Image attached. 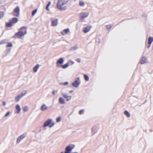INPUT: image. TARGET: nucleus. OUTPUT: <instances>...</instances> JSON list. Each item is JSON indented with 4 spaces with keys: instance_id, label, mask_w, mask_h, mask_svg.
<instances>
[{
    "instance_id": "obj_5",
    "label": "nucleus",
    "mask_w": 153,
    "mask_h": 153,
    "mask_svg": "<svg viewBox=\"0 0 153 153\" xmlns=\"http://www.w3.org/2000/svg\"><path fill=\"white\" fill-rule=\"evenodd\" d=\"M54 124V123L52 122V120L49 119L45 122L44 126L46 127L48 126L50 127H51L53 126Z\"/></svg>"
},
{
    "instance_id": "obj_23",
    "label": "nucleus",
    "mask_w": 153,
    "mask_h": 153,
    "mask_svg": "<svg viewBox=\"0 0 153 153\" xmlns=\"http://www.w3.org/2000/svg\"><path fill=\"white\" fill-rule=\"evenodd\" d=\"M51 2L50 1H49L46 7V9L47 10L49 11V6L51 5Z\"/></svg>"
},
{
    "instance_id": "obj_13",
    "label": "nucleus",
    "mask_w": 153,
    "mask_h": 153,
    "mask_svg": "<svg viewBox=\"0 0 153 153\" xmlns=\"http://www.w3.org/2000/svg\"><path fill=\"white\" fill-rule=\"evenodd\" d=\"M69 29L68 28L64 30L62 32L61 34L63 35H65V34H68L69 32Z\"/></svg>"
},
{
    "instance_id": "obj_2",
    "label": "nucleus",
    "mask_w": 153,
    "mask_h": 153,
    "mask_svg": "<svg viewBox=\"0 0 153 153\" xmlns=\"http://www.w3.org/2000/svg\"><path fill=\"white\" fill-rule=\"evenodd\" d=\"M68 2V1L66 0H58L56 4V7L61 10H64L66 8L65 5Z\"/></svg>"
},
{
    "instance_id": "obj_32",
    "label": "nucleus",
    "mask_w": 153,
    "mask_h": 153,
    "mask_svg": "<svg viewBox=\"0 0 153 153\" xmlns=\"http://www.w3.org/2000/svg\"><path fill=\"white\" fill-rule=\"evenodd\" d=\"M84 112V110L83 109L79 111V114H81L83 113Z\"/></svg>"
},
{
    "instance_id": "obj_24",
    "label": "nucleus",
    "mask_w": 153,
    "mask_h": 153,
    "mask_svg": "<svg viewBox=\"0 0 153 153\" xmlns=\"http://www.w3.org/2000/svg\"><path fill=\"white\" fill-rule=\"evenodd\" d=\"M68 63L66 64H65L62 65H61L60 66H61L62 68H67V67H68Z\"/></svg>"
},
{
    "instance_id": "obj_36",
    "label": "nucleus",
    "mask_w": 153,
    "mask_h": 153,
    "mask_svg": "<svg viewBox=\"0 0 153 153\" xmlns=\"http://www.w3.org/2000/svg\"><path fill=\"white\" fill-rule=\"evenodd\" d=\"M73 92V90L70 91H69V92L70 93H71V92Z\"/></svg>"
},
{
    "instance_id": "obj_19",
    "label": "nucleus",
    "mask_w": 153,
    "mask_h": 153,
    "mask_svg": "<svg viewBox=\"0 0 153 153\" xmlns=\"http://www.w3.org/2000/svg\"><path fill=\"white\" fill-rule=\"evenodd\" d=\"M146 59L145 57H143L140 61L141 64H143L146 62Z\"/></svg>"
},
{
    "instance_id": "obj_34",
    "label": "nucleus",
    "mask_w": 153,
    "mask_h": 153,
    "mask_svg": "<svg viewBox=\"0 0 153 153\" xmlns=\"http://www.w3.org/2000/svg\"><path fill=\"white\" fill-rule=\"evenodd\" d=\"M10 113L9 112H8L5 115V117H7L10 114Z\"/></svg>"
},
{
    "instance_id": "obj_1",
    "label": "nucleus",
    "mask_w": 153,
    "mask_h": 153,
    "mask_svg": "<svg viewBox=\"0 0 153 153\" xmlns=\"http://www.w3.org/2000/svg\"><path fill=\"white\" fill-rule=\"evenodd\" d=\"M27 33V28L25 27H22L19 30L18 32L16 33L14 37L16 38H21Z\"/></svg>"
},
{
    "instance_id": "obj_18",
    "label": "nucleus",
    "mask_w": 153,
    "mask_h": 153,
    "mask_svg": "<svg viewBox=\"0 0 153 153\" xmlns=\"http://www.w3.org/2000/svg\"><path fill=\"white\" fill-rule=\"evenodd\" d=\"M39 67V64L36 65L35 67H34L33 68V71L34 72H36Z\"/></svg>"
},
{
    "instance_id": "obj_27",
    "label": "nucleus",
    "mask_w": 153,
    "mask_h": 153,
    "mask_svg": "<svg viewBox=\"0 0 153 153\" xmlns=\"http://www.w3.org/2000/svg\"><path fill=\"white\" fill-rule=\"evenodd\" d=\"M23 109L24 111H27L28 110V108L27 106H25L23 108Z\"/></svg>"
},
{
    "instance_id": "obj_6",
    "label": "nucleus",
    "mask_w": 153,
    "mask_h": 153,
    "mask_svg": "<svg viewBox=\"0 0 153 153\" xmlns=\"http://www.w3.org/2000/svg\"><path fill=\"white\" fill-rule=\"evenodd\" d=\"M19 7H17L14 9L13 14L14 16H18L19 15Z\"/></svg>"
},
{
    "instance_id": "obj_30",
    "label": "nucleus",
    "mask_w": 153,
    "mask_h": 153,
    "mask_svg": "<svg viewBox=\"0 0 153 153\" xmlns=\"http://www.w3.org/2000/svg\"><path fill=\"white\" fill-rule=\"evenodd\" d=\"M112 27L110 25H108L106 26V28L108 30H109Z\"/></svg>"
},
{
    "instance_id": "obj_31",
    "label": "nucleus",
    "mask_w": 153,
    "mask_h": 153,
    "mask_svg": "<svg viewBox=\"0 0 153 153\" xmlns=\"http://www.w3.org/2000/svg\"><path fill=\"white\" fill-rule=\"evenodd\" d=\"M61 120V118L60 117H59L56 118V122H59Z\"/></svg>"
},
{
    "instance_id": "obj_39",
    "label": "nucleus",
    "mask_w": 153,
    "mask_h": 153,
    "mask_svg": "<svg viewBox=\"0 0 153 153\" xmlns=\"http://www.w3.org/2000/svg\"><path fill=\"white\" fill-rule=\"evenodd\" d=\"M75 1H76V0H74Z\"/></svg>"
},
{
    "instance_id": "obj_14",
    "label": "nucleus",
    "mask_w": 153,
    "mask_h": 153,
    "mask_svg": "<svg viewBox=\"0 0 153 153\" xmlns=\"http://www.w3.org/2000/svg\"><path fill=\"white\" fill-rule=\"evenodd\" d=\"M153 41V37H150L148 39V44L149 45L148 47V48H149L152 42Z\"/></svg>"
},
{
    "instance_id": "obj_16",
    "label": "nucleus",
    "mask_w": 153,
    "mask_h": 153,
    "mask_svg": "<svg viewBox=\"0 0 153 153\" xmlns=\"http://www.w3.org/2000/svg\"><path fill=\"white\" fill-rule=\"evenodd\" d=\"M47 109L48 107L45 104H43L41 108V110L42 111L46 110Z\"/></svg>"
},
{
    "instance_id": "obj_28",
    "label": "nucleus",
    "mask_w": 153,
    "mask_h": 153,
    "mask_svg": "<svg viewBox=\"0 0 153 153\" xmlns=\"http://www.w3.org/2000/svg\"><path fill=\"white\" fill-rule=\"evenodd\" d=\"M37 12V9H35L34 10H33L32 13V16H34L35 14H36V13Z\"/></svg>"
},
{
    "instance_id": "obj_20",
    "label": "nucleus",
    "mask_w": 153,
    "mask_h": 153,
    "mask_svg": "<svg viewBox=\"0 0 153 153\" xmlns=\"http://www.w3.org/2000/svg\"><path fill=\"white\" fill-rule=\"evenodd\" d=\"M16 109L18 111L17 113H19L21 110V108L19 105H17L16 107Z\"/></svg>"
},
{
    "instance_id": "obj_25",
    "label": "nucleus",
    "mask_w": 153,
    "mask_h": 153,
    "mask_svg": "<svg viewBox=\"0 0 153 153\" xmlns=\"http://www.w3.org/2000/svg\"><path fill=\"white\" fill-rule=\"evenodd\" d=\"M84 76L85 80L86 81H88L89 80V78L88 76L87 75L85 74H84Z\"/></svg>"
},
{
    "instance_id": "obj_10",
    "label": "nucleus",
    "mask_w": 153,
    "mask_h": 153,
    "mask_svg": "<svg viewBox=\"0 0 153 153\" xmlns=\"http://www.w3.org/2000/svg\"><path fill=\"white\" fill-rule=\"evenodd\" d=\"M91 28V26H88L85 27L83 30V32L84 33H86L89 31Z\"/></svg>"
},
{
    "instance_id": "obj_8",
    "label": "nucleus",
    "mask_w": 153,
    "mask_h": 153,
    "mask_svg": "<svg viewBox=\"0 0 153 153\" xmlns=\"http://www.w3.org/2000/svg\"><path fill=\"white\" fill-rule=\"evenodd\" d=\"M51 26H57L58 24V19H53V18L51 19Z\"/></svg>"
},
{
    "instance_id": "obj_17",
    "label": "nucleus",
    "mask_w": 153,
    "mask_h": 153,
    "mask_svg": "<svg viewBox=\"0 0 153 153\" xmlns=\"http://www.w3.org/2000/svg\"><path fill=\"white\" fill-rule=\"evenodd\" d=\"M59 102L60 103L62 104H65V103L64 100L62 97L59 98Z\"/></svg>"
},
{
    "instance_id": "obj_26",
    "label": "nucleus",
    "mask_w": 153,
    "mask_h": 153,
    "mask_svg": "<svg viewBox=\"0 0 153 153\" xmlns=\"http://www.w3.org/2000/svg\"><path fill=\"white\" fill-rule=\"evenodd\" d=\"M12 44L11 42H9L6 45V47H12Z\"/></svg>"
},
{
    "instance_id": "obj_9",
    "label": "nucleus",
    "mask_w": 153,
    "mask_h": 153,
    "mask_svg": "<svg viewBox=\"0 0 153 153\" xmlns=\"http://www.w3.org/2000/svg\"><path fill=\"white\" fill-rule=\"evenodd\" d=\"M77 79H78V80H76L72 84L73 85L76 87H77L80 83L79 78H77Z\"/></svg>"
},
{
    "instance_id": "obj_11",
    "label": "nucleus",
    "mask_w": 153,
    "mask_h": 153,
    "mask_svg": "<svg viewBox=\"0 0 153 153\" xmlns=\"http://www.w3.org/2000/svg\"><path fill=\"white\" fill-rule=\"evenodd\" d=\"M64 62V59L62 58L59 59L56 62V65L57 67H59V64H62Z\"/></svg>"
},
{
    "instance_id": "obj_38",
    "label": "nucleus",
    "mask_w": 153,
    "mask_h": 153,
    "mask_svg": "<svg viewBox=\"0 0 153 153\" xmlns=\"http://www.w3.org/2000/svg\"><path fill=\"white\" fill-rule=\"evenodd\" d=\"M53 94H54V91H53Z\"/></svg>"
},
{
    "instance_id": "obj_35",
    "label": "nucleus",
    "mask_w": 153,
    "mask_h": 153,
    "mask_svg": "<svg viewBox=\"0 0 153 153\" xmlns=\"http://www.w3.org/2000/svg\"><path fill=\"white\" fill-rule=\"evenodd\" d=\"M68 84V82H65L63 83L62 84V85H67Z\"/></svg>"
},
{
    "instance_id": "obj_21",
    "label": "nucleus",
    "mask_w": 153,
    "mask_h": 153,
    "mask_svg": "<svg viewBox=\"0 0 153 153\" xmlns=\"http://www.w3.org/2000/svg\"><path fill=\"white\" fill-rule=\"evenodd\" d=\"M124 114L126 115L128 117H130V113L127 110H125L124 112Z\"/></svg>"
},
{
    "instance_id": "obj_29",
    "label": "nucleus",
    "mask_w": 153,
    "mask_h": 153,
    "mask_svg": "<svg viewBox=\"0 0 153 153\" xmlns=\"http://www.w3.org/2000/svg\"><path fill=\"white\" fill-rule=\"evenodd\" d=\"M79 4L81 6H84L85 5L84 2L82 1H80L79 2Z\"/></svg>"
},
{
    "instance_id": "obj_15",
    "label": "nucleus",
    "mask_w": 153,
    "mask_h": 153,
    "mask_svg": "<svg viewBox=\"0 0 153 153\" xmlns=\"http://www.w3.org/2000/svg\"><path fill=\"white\" fill-rule=\"evenodd\" d=\"M63 96L66 99V100L67 101L71 100V96H68L65 94H63Z\"/></svg>"
},
{
    "instance_id": "obj_7",
    "label": "nucleus",
    "mask_w": 153,
    "mask_h": 153,
    "mask_svg": "<svg viewBox=\"0 0 153 153\" xmlns=\"http://www.w3.org/2000/svg\"><path fill=\"white\" fill-rule=\"evenodd\" d=\"M26 92L24 93H22L21 95H18L16 96L15 98V100L16 102H18L21 99V98L24 95H25L26 94Z\"/></svg>"
},
{
    "instance_id": "obj_22",
    "label": "nucleus",
    "mask_w": 153,
    "mask_h": 153,
    "mask_svg": "<svg viewBox=\"0 0 153 153\" xmlns=\"http://www.w3.org/2000/svg\"><path fill=\"white\" fill-rule=\"evenodd\" d=\"M4 12H0V19L3 18L4 16Z\"/></svg>"
},
{
    "instance_id": "obj_4",
    "label": "nucleus",
    "mask_w": 153,
    "mask_h": 153,
    "mask_svg": "<svg viewBox=\"0 0 153 153\" xmlns=\"http://www.w3.org/2000/svg\"><path fill=\"white\" fill-rule=\"evenodd\" d=\"M89 13L88 12H82L79 14V19L81 21L88 16Z\"/></svg>"
},
{
    "instance_id": "obj_12",
    "label": "nucleus",
    "mask_w": 153,
    "mask_h": 153,
    "mask_svg": "<svg viewBox=\"0 0 153 153\" xmlns=\"http://www.w3.org/2000/svg\"><path fill=\"white\" fill-rule=\"evenodd\" d=\"M26 136V135L25 134H23L22 135L20 136L19 137H18L17 138V143H19L21 140L25 138Z\"/></svg>"
},
{
    "instance_id": "obj_37",
    "label": "nucleus",
    "mask_w": 153,
    "mask_h": 153,
    "mask_svg": "<svg viewBox=\"0 0 153 153\" xmlns=\"http://www.w3.org/2000/svg\"><path fill=\"white\" fill-rule=\"evenodd\" d=\"M3 105H5V102H3Z\"/></svg>"
},
{
    "instance_id": "obj_3",
    "label": "nucleus",
    "mask_w": 153,
    "mask_h": 153,
    "mask_svg": "<svg viewBox=\"0 0 153 153\" xmlns=\"http://www.w3.org/2000/svg\"><path fill=\"white\" fill-rule=\"evenodd\" d=\"M18 19L16 17H13L9 20V22H7L6 24V26L7 27H10L13 25V24L17 22Z\"/></svg>"
},
{
    "instance_id": "obj_33",
    "label": "nucleus",
    "mask_w": 153,
    "mask_h": 153,
    "mask_svg": "<svg viewBox=\"0 0 153 153\" xmlns=\"http://www.w3.org/2000/svg\"><path fill=\"white\" fill-rule=\"evenodd\" d=\"M76 61L79 63L81 61V59L79 58L77 59Z\"/></svg>"
}]
</instances>
